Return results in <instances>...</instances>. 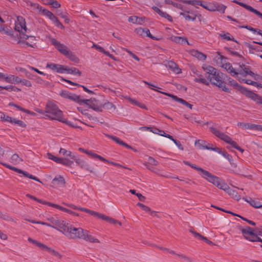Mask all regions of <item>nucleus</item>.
<instances>
[{"label": "nucleus", "instance_id": "1", "mask_svg": "<svg viewBox=\"0 0 262 262\" xmlns=\"http://www.w3.org/2000/svg\"><path fill=\"white\" fill-rule=\"evenodd\" d=\"M51 223L54 225L52 227L60 232L70 239H79L82 234L83 229L81 228L74 227L71 224L68 223L57 217H51L48 219Z\"/></svg>", "mask_w": 262, "mask_h": 262}, {"label": "nucleus", "instance_id": "2", "mask_svg": "<svg viewBox=\"0 0 262 262\" xmlns=\"http://www.w3.org/2000/svg\"><path fill=\"white\" fill-rule=\"evenodd\" d=\"M203 69L206 72L205 77L209 80L212 84L219 87L224 92H230V89L226 86L224 82L222 80V73L221 72L210 66L203 67Z\"/></svg>", "mask_w": 262, "mask_h": 262}, {"label": "nucleus", "instance_id": "3", "mask_svg": "<svg viewBox=\"0 0 262 262\" xmlns=\"http://www.w3.org/2000/svg\"><path fill=\"white\" fill-rule=\"evenodd\" d=\"M46 116L51 120H56L61 122L63 118V113L58 106L52 102H48L45 108Z\"/></svg>", "mask_w": 262, "mask_h": 262}, {"label": "nucleus", "instance_id": "4", "mask_svg": "<svg viewBox=\"0 0 262 262\" xmlns=\"http://www.w3.org/2000/svg\"><path fill=\"white\" fill-rule=\"evenodd\" d=\"M222 67L232 76L240 74L245 77L247 75H250L252 77H254L255 79H256L255 76H257V75H255L250 70L249 66H246L243 63L239 64L240 69H237L236 71L234 70L232 65L229 63L224 64Z\"/></svg>", "mask_w": 262, "mask_h": 262}, {"label": "nucleus", "instance_id": "5", "mask_svg": "<svg viewBox=\"0 0 262 262\" xmlns=\"http://www.w3.org/2000/svg\"><path fill=\"white\" fill-rule=\"evenodd\" d=\"M209 129L210 131L216 137L226 142L227 143L231 145L233 148L240 151L241 152H244V149L239 147L236 142L233 141L229 136L225 134L224 133L220 132L215 127H210Z\"/></svg>", "mask_w": 262, "mask_h": 262}, {"label": "nucleus", "instance_id": "6", "mask_svg": "<svg viewBox=\"0 0 262 262\" xmlns=\"http://www.w3.org/2000/svg\"><path fill=\"white\" fill-rule=\"evenodd\" d=\"M238 229L242 232L244 238L249 241L250 239H254V236H262V226L255 228H252L248 226L244 228L242 226H239Z\"/></svg>", "mask_w": 262, "mask_h": 262}, {"label": "nucleus", "instance_id": "7", "mask_svg": "<svg viewBox=\"0 0 262 262\" xmlns=\"http://www.w3.org/2000/svg\"><path fill=\"white\" fill-rule=\"evenodd\" d=\"M202 177L221 189H226L228 187L226 183L222 182L221 180L219 177L211 174L207 170H205L204 171Z\"/></svg>", "mask_w": 262, "mask_h": 262}, {"label": "nucleus", "instance_id": "8", "mask_svg": "<svg viewBox=\"0 0 262 262\" xmlns=\"http://www.w3.org/2000/svg\"><path fill=\"white\" fill-rule=\"evenodd\" d=\"M143 82L145 83L146 84L149 85V88L156 91H158L165 95H166L168 97H170L171 98H172L173 100H174L175 101H177V102H179L180 103H181V104H182L183 105L189 107V108L190 109H192V105H191V104L189 103L188 102L186 101L185 100L182 99V98H178L177 96H175V95H173V94H170V93H166V92H161V91H159L156 89H152L151 87H155V88H157L156 86L154 85V84H151L150 83L148 82H147V81H143Z\"/></svg>", "mask_w": 262, "mask_h": 262}, {"label": "nucleus", "instance_id": "9", "mask_svg": "<svg viewBox=\"0 0 262 262\" xmlns=\"http://www.w3.org/2000/svg\"><path fill=\"white\" fill-rule=\"evenodd\" d=\"M18 21H19V24H16L15 26V30L21 34V38L25 39H27L29 37H32V36L25 34L23 32V30L25 32H27V28L26 26V23L25 19L20 16L17 17Z\"/></svg>", "mask_w": 262, "mask_h": 262}, {"label": "nucleus", "instance_id": "10", "mask_svg": "<svg viewBox=\"0 0 262 262\" xmlns=\"http://www.w3.org/2000/svg\"><path fill=\"white\" fill-rule=\"evenodd\" d=\"M81 103L87 105L89 108L97 112H102V104H98L97 101L94 98L90 99H82Z\"/></svg>", "mask_w": 262, "mask_h": 262}, {"label": "nucleus", "instance_id": "11", "mask_svg": "<svg viewBox=\"0 0 262 262\" xmlns=\"http://www.w3.org/2000/svg\"><path fill=\"white\" fill-rule=\"evenodd\" d=\"M1 164H2L4 166H5L6 167H7L11 170H12L17 173L23 174V176H24L25 177H26L27 178L34 180L36 181H37V182H39L42 183V182L40 181L39 179H38L37 177L33 176L32 174H29L27 171H23V170H21L20 169H18L16 167L12 166L10 165L6 164V163H5L1 162Z\"/></svg>", "mask_w": 262, "mask_h": 262}, {"label": "nucleus", "instance_id": "12", "mask_svg": "<svg viewBox=\"0 0 262 262\" xmlns=\"http://www.w3.org/2000/svg\"><path fill=\"white\" fill-rule=\"evenodd\" d=\"M50 42L54 46L57 50L62 54L65 56L68 53V48L64 44L61 43L59 41L54 38H50Z\"/></svg>", "mask_w": 262, "mask_h": 262}, {"label": "nucleus", "instance_id": "13", "mask_svg": "<svg viewBox=\"0 0 262 262\" xmlns=\"http://www.w3.org/2000/svg\"><path fill=\"white\" fill-rule=\"evenodd\" d=\"M228 84L232 86L234 89L241 92L242 94L245 95L247 97H248L252 92V91L247 90L246 88L239 85L235 80L232 79H229Z\"/></svg>", "mask_w": 262, "mask_h": 262}, {"label": "nucleus", "instance_id": "14", "mask_svg": "<svg viewBox=\"0 0 262 262\" xmlns=\"http://www.w3.org/2000/svg\"><path fill=\"white\" fill-rule=\"evenodd\" d=\"M60 95L63 98L70 99L79 104L81 103L82 99L79 95L71 93L67 91H62Z\"/></svg>", "mask_w": 262, "mask_h": 262}, {"label": "nucleus", "instance_id": "15", "mask_svg": "<svg viewBox=\"0 0 262 262\" xmlns=\"http://www.w3.org/2000/svg\"><path fill=\"white\" fill-rule=\"evenodd\" d=\"M48 156L49 159L52 160L57 163L61 164L66 166H70L73 163V161H71L70 159L59 158L52 155L50 153H48Z\"/></svg>", "mask_w": 262, "mask_h": 262}, {"label": "nucleus", "instance_id": "16", "mask_svg": "<svg viewBox=\"0 0 262 262\" xmlns=\"http://www.w3.org/2000/svg\"><path fill=\"white\" fill-rule=\"evenodd\" d=\"M82 232V233L80 235L79 239H82L90 243H100L98 239L96 238L93 235L89 234L88 230L83 229Z\"/></svg>", "mask_w": 262, "mask_h": 262}, {"label": "nucleus", "instance_id": "17", "mask_svg": "<svg viewBox=\"0 0 262 262\" xmlns=\"http://www.w3.org/2000/svg\"><path fill=\"white\" fill-rule=\"evenodd\" d=\"M74 161L76 163V164L78 165H79L81 168L85 169V170H87L91 173H95V171L93 170V169L91 167L89 163H87L86 161H84L82 159L77 158L76 157Z\"/></svg>", "mask_w": 262, "mask_h": 262}, {"label": "nucleus", "instance_id": "18", "mask_svg": "<svg viewBox=\"0 0 262 262\" xmlns=\"http://www.w3.org/2000/svg\"><path fill=\"white\" fill-rule=\"evenodd\" d=\"M233 3H236L239 6L245 8L247 10L250 11L251 12H253V13L257 15L259 17L262 19V13L260 12L259 11H257V10L254 9L251 6H249L246 4H244L242 2H239L236 0H233L232 1Z\"/></svg>", "mask_w": 262, "mask_h": 262}, {"label": "nucleus", "instance_id": "19", "mask_svg": "<svg viewBox=\"0 0 262 262\" xmlns=\"http://www.w3.org/2000/svg\"><path fill=\"white\" fill-rule=\"evenodd\" d=\"M152 9L162 17L167 19L169 21H172V18L170 15L165 12H163L157 7L153 6Z\"/></svg>", "mask_w": 262, "mask_h": 262}, {"label": "nucleus", "instance_id": "20", "mask_svg": "<svg viewBox=\"0 0 262 262\" xmlns=\"http://www.w3.org/2000/svg\"><path fill=\"white\" fill-rule=\"evenodd\" d=\"M166 67L175 73L179 74L181 72V70L179 68V66L172 61H168Z\"/></svg>", "mask_w": 262, "mask_h": 262}, {"label": "nucleus", "instance_id": "21", "mask_svg": "<svg viewBox=\"0 0 262 262\" xmlns=\"http://www.w3.org/2000/svg\"><path fill=\"white\" fill-rule=\"evenodd\" d=\"M106 136H107L109 138H111V139H112L113 141H114L116 143H117L118 144H120L121 145L125 146L128 149L133 148L131 146H130V145H128L127 144H126V143L124 142L123 141H122L119 138H118L116 136L109 135H106Z\"/></svg>", "mask_w": 262, "mask_h": 262}, {"label": "nucleus", "instance_id": "22", "mask_svg": "<svg viewBox=\"0 0 262 262\" xmlns=\"http://www.w3.org/2000/svg\"><path fill=\"white\" fill-rule=\"evenodd\" d=\"M223 190L227 191L229 195L235 200L238 201L241 199L240 195L238 194L237 192L235 190L230 189L228 186L226 189Z\"/></svg>", "mask_w": 262, "mask_h": 262}, {"label": "nucleus", "instance_id": "23", "mask_svg": "<svg viewBox=\"0 0 262 262\" xmlns=\"http://www.w3.org/2000/svg\"><path fill=\"white\" fill-rule=\"evenodd\" d=\"M52 184L53 186H63L65 184V181L64 178L59 176L57 177L54 178L52 181Z\"/></svg>", "mask_w": 262, "mask_h": 262}, {"label": "nucleus", "instance_id": "24", "mask_svg": "<svg viewBox=\"0 0 262 262\" xmlns=\"http://www.w3.org/2000/svg\"><path fill=\"white\" fill-rule=\"evenodd\" d=\"M243 199L248 203L250 205H251L252 207L255 208H260L261 206V204L258 202L256 201L253 199H252L251 198H243Z\"/></svg>", "mask_w": 262, "mask_h": 262}, {"label": "nucleus", "instance_id": "25", "mask_svg": "<svg viewBox=\"0 0 262 262\" xmlns=\"http://www.w3.org/2000/svg\"><path fill=\"white\" fill-rule=\"evenodd\" d=\"M5 80L7 82L11 83H19L21 82L20 78L14 75H10L9 76H6Z\"/></svg>", "mask_w": 262, "mask_h": 262}, {"label": "nucleus", "instance_id": "26", "mask_svg": "<svg viewBox=\"0 0 262 262\" xmlns=\"http://www.w3.org/2000/svg\"><path fill=\"white\" fill-rule=\"evenodd\" d=\"M98 218L101 219L107 222H108L113 224H116V222H117V220L100 213Z\"/></svg>", "mask_w": 262, "mask_h": 262}, {"label": "nucleus", "instance_id": "27", "mask_svg": "<svg viewBox=\"0 0 262 262\" xmlns=\"http://www.w3.org/2000/svg\"><path fill=\"white\" fill-rule=\"evenodd\" d=\"M65 56H66L68 59L75 63H77L79 62V58L74 53H73L70 50H69L68 53L65 55Z\"/></svg>", "mask_w": 262, "mask_h": 262}, {"label": "nucleus", "instance_id": "28", "mask_svg": "<svg viewBox=\"0 0 262 262\" xmlns=\"http://www.w3.org/2000/svg\"><path fill=\"white\" fill-rule=\"evenodd\" d=\"M191 54L200 60H205L206 56L201 52L195 50L190 51Z\"/></svg>", "mask_w": 262, "mask_h": 262}, {"label": "nucleus", "instance_id": "29", "mask_svg": "<svg viewBox=\"0 0 262 262\" xmlns=\"http://www.w3.org/2000/svg\"><path fill=\"white\" fill-rule=\"evenodd\" d=\"M59 153L65 157H70V158L73 160L72 161L74 160L76 158V157L72 155L71 151L67 150L64 148H61L59 150Z\"/></svg>", "mask_w": 262, "mask_h": 262}, {"label": "nucleus", "instance_id": "30", "mask_svg": "<svg viewBox=\"0 0 262 262\" xmlns=\"http://www.w3.org/2000/svg\"><path fill=\"white\" fill-rule=\"evenodd\" d=\"M23 1L26 4L27 6H29L33 8L34 10H38L39 11L41 10L42 7L38 4L33 3L30 1L24 0Z\"/></svg>", "mask_w": 262, "mask_h": 262}, {"label": "nucleus", "instance_id": "31", "mask_svg": "<svg viewBox=\"0 0 262 262\" xmlns=\"http://www.w3.org/2000/svg\"><path fill=\"white\" fill-rule=\"evenodd\" d=\"M68 74H72L74 75H77L78 76H81V72L76 68H69L67 67V72Z\"/></svg>", "mask_w": 262, "mask_h": 262}, {"label": "nucleus", "instance_id": "32", "mask_svg": "<svg viewBox=\"0 0 262 262\" xmlns=\"http://www.w3.org/2000/svg\"><path fill=\"white\" fill-rule=\"evenodd\" d=\"M145 128H146V130H149L154 134H157L162 136H163V135L165 134V133L164 130H160L157 128H152L150 127H145Z\"/></svg>", "mask_w": 262, "mask_h": 262}, {"label": "nucleus", "instance_id": "33", "mask_svg": "<svg viewBox=\"0 0 262 262\" xmlns=\"http://www.w3.org/2000/svg\"><path fill=\"white\" fill-rule=\"evenodd\" d=\"M237 125L244 129H253L255 126L254 124L248 123H242L238 122Z\"/></svg>", "mask_w": 262, "mask_h": 262}, {"label": "nucleus", "instance_id": "34", "mask_svg": "<svg viewBox=\"0 0 262 262\" xmlns=\"http://www.w3.org/2000/svg\"><path fill=\"white\" fill-rule=\"evenodd\" d=\"M85 153L94 159H98L101 161L102 160H105L104 158L100 155H97V154L93 152L92 151L86 150L85 151Z\"/></svg>", "mask_w": 262, "mask_h": 262}, {"label": "nucleus", "instance_id": "35", "mask_svg": "<svg viewBox=\"0 0 262 262\" xmlns=\"http://www.w3.org/2000/svg\"><path fill=\"white\" fill-rule=\"evenodd\" d=\"M172 40L177 43H187L189 45L188 41L186 38H183L180 36H174L172 38Z\"/></svg>", "mask_w": 262, "mask_h": 262}, {"label": "nucleus", "instance_id": "36", "mask_svg": "<svg viewBox=\"0 0 262 262\" xmlns=\"http://www.w3.org/2000/svg\"><path fill=\"white\" fill-rule=\"evenodd\" d=\"M180 2L187 4H190L192 5H199L202 6V2L199 0H192V1H187V0H180Z\"/></svg>", "mask_w": 262, "mask_h": 262}, {"label": "nucleus", "instance_id": "37", "mask_svg": "<svg viewBox=\"0 0 262 262\" xmlns=\"http://www.w3.org/2000/svg\"><path fill=\"white\" fill-rule=\"evenodd\" d=\"M11 160L12 162L14 164L20 163L21 162L23 161V160L21 158H20L18 156V155L16 154H14L12 156Z\"/></svg>", "mask_w": 262, "mask_h": 262}, {"label": "nucleus", "instance_id": "38", "mask_svg": "<svg viewBox=\"0 0 262 262\" xmlns=\"http://www.w3.org/2000/svg\"><path fill=\"white\" fill-rule=\"evenodd\" d=\"M108 110H115L116 106L111 102H106L104 104H102V108Z\"/></svg>", "mask_w": 262, "mask_h": 262}, {"label": "nucleus", "instance_id": "39", "mask_svg": "<svg viewBox=\"0 0 262 262\" xmlns=\"http://www.w3.org/2000/svg\"><path fill=\"white\" fill-rule=\"evenodd\" d=\"M0 118L4 121L8 122L11 123L12 121L14 120V118H12L8 115H6L3 113H0Z\"/></svg>", "mask_w": 262, "mask_h": 262}, {"label": "nucleus", "instance_id": "40", "mask_svg": "<svg viewBox=\"0 0 262 262\" xmlns=\"http://www.w3.org/2000/svg\"><path fill=\"white\" fill-rule=\"evenodd\" d=\"M79 210H81L82 211L85 212L86 213H88L90 214L91 215H93L94 216H95V217H96L97 218H98V217L99 216V213L98 212H96V211H93V210H89V209H88L87 208H85L80 207L79 208Z\"/></svg>", "mask_w": 262, "mask_h": 262}, {"label": "nucleus", "instance_id": "41", "mask_svg": "<svg viewBox=\"0 0 262 262\" xmlns=\"http://www.w3.org/2000/svg\"><path fill=\"white\" fill-rule=\"evenodd\" d=\"M195 145L198 147L199 149H205V147H206V142L202 140H198L195 142Z\"/></svg>", "mask_w": 262, "mask_h": 262}, {"label": "nucleus", "instance_id": "42", "mask_svg": "<svg viewBox=\"0 0 262 262\" xmlns=\"http://www.w3.org/2000/svg\"><path fill=\"white\" fill-rule=\"evenodd\" d=\"M230 34L229 33H223L220 34V36L222 37L224 39H226L227 40H232L233 41H235L236 42L238 43L236 40L234 39V38H231L230 36Z\"/></svg>", "mask_w": 262, "mask_h": 262}, {"label": "nucleus", "instance_id": "43", "mask_svg": "<svg viewBox=\"0 0 262 262\" xmlns=\"http://www.w3.org/2000/svg\"><path fill=\"white\" fill-rule=\"evenodd\" d=\"M42 12V14L47 17H48L50 20H51L53 17L55 16L50 11L46 9H42L40 11Z\"/></svg>", "mask_w": 262, "mask_h": 262}, {"label": "nucleus", "instance_id": "44", "mask_svg": "<svg viewBox=\"0 0 262 262\" xmlns=\"http://www.w3.org/2000/svg\"><path fill=\"white\" fill-rule=\"evenodd\" d=\"M53 21V23L55 24V25L58 27V28H60L61 29H63L64 28V26L62 25V24L59 21V20L58 19V18L55 16H54L53 17V18L51 20Z\"/></svg>", "mask_w": 262, "mask_h": 262}, {"label": "nucleus", "instance_id": "45", "mask_svg": "<svg viewBox=\"0 0 262 262\" xmlns=\"http://www.w3.org/2000/svg\"><path fill=\"white\" fill-rule=\"evenodd\" d=\"M68 66H64L61 64H58L57 67L56 72L59 73H63L64 72H67Z\"/></svg>", "mask_w": 262, "mask_h": 262}, {"label": "nucleus", "instance_id": "46", "mask_svg": "<svg viewBox=\"0 0 262 262\" xmlns=\"http://www.w3.org/2000/svg\"><path fill=\"white\" fill-rule=\"evenodd\" d=\"M28 221L30 222L31 223H34V224H41V225H46L47 226H49V227H54V225H53V224H52L51 223V224H49V223H46V222H40V221H35L34 220H27Z\"/></svg>", "mask_w": 262, "mask_h": 262}, {"label": "nucleus", "instance_id": "47", "mask_svg": "<svg viewBox=\"0 0 262 262\" xmlns=\"http://www.w3.org/2000/svg\"><path fill=\"white\" fill-rule=\"evenodd\" d=\"M194 81L197 82L203 83L206 85H209V82L203 77L195 78Z\"/></svg>", "mask_w": 262, "mask_h": 262}, {"label": "nucleus", "instance_id": "48", "mask_svg": "<svg viewBox=\"0 0 262 262\" xmlns=\"http://www.w3.org/2000/svg\"><path fill=\"white\" fill-rule=\"evenodd\" d=\"M14 120L12 121V123H14L15 124L21 127H26V124L21 120H17L15 118H14Z\"/></svg>", "mask_w": 262, "mask_h": 262}, {"label": "nucleus", "instance_id": "49", "mask_svg": "<svg viewBox=\"0 0 262 262\" xmlns=\"http://www.w3.org/2000/svg\"><path fill=\"white\" fill-rule=\"evenodd\" d=\"M102 161H103V162H107L108 163H110L113 165H114L115 166H117V167H123L125 169H130L129 168H127L125 166H124L123 165H121V164H119V163H115L113 161H108L107 160V159H105V160H102Z\"/></svg>", "mask_w": 262, "mask_h": 262}, {"label": "nucleus", "instance_id": "50", "mask_svg": "<svg viewBox=\"0 0 262 262\" xmlns=\"http://www.w3.org/2000/svg\"><path fill=\"white\" fill-rule=\"evenodd\" d=\"M46 250H48L53 255L57 256L59 258H61V255L57 251H56L48 247Z\"/></svg>", "mask_w": 262, "mask_h": 262}, {"label": "nucleus", "instance_id": "51", "mask_svg": "<svg viewBox=\"0 0 262 262\" xmlns=\"http://www.w3.org/2000/svg\"><path fill=\"white\" fill-rule=\"evenodd\" d=\"M61 122L64 123H65L72 127H74V128H80V126L76 125L74 123H73L71 121H68L64 119H62V121H61Z\"/></svg>", "mask_w": 262, "mask_h": 262}, {"label": "nucleus", "instance_id": "52", "mask_svg": "<svg viewBox=\"0 0 262 262\" xmlns=\"http://www.w3.org/2000/svg\"><path fill=\"white\" fill-rule=\"evenodd\" d=\"M147 163L152 165H157L158 164V162L151 157H148Z\"/></svg>", "mask_w": 262, "mask_h": 262}, {"label": "nucleus", "instance_id": "53", "mask_svg": "<svg viewBox=\"0 0 262 262\" xmlns=\"http://www.w3.org/2000/svg\"><path fill=\"white\" fill-rule=\"evenodd\" d=\"M177 256H178L180 258L183 259V260H184L187 262H193L192 258H191L189 257H187L185 255L178 254H177Z\"/></svg>", "mask_w": 262, "mask_h": 262}, {"label": "nucleus", "instance_id": "54", "mask_svg": "<svg viewBox=\"0 0 262 262\" xmlns=\"http://www.w3.org/2000/svg\"><path fill=\"white\" fill-rule=\"evenodd\" d=\"M205 9L211 11H215L217 9V8H216V3L209 4L208 7H205Z\"/></svg>", "mask_w": 262, "mask_h": 262}, {"label": "nucleus", "instance_id": "55", "mask_svg": "<svg viewBox=\"0 0 262 262\" xmlns=\"http://www.w3.org/2000/svg\"><path fill=\"white\" fill-rule=\"evenodd\" d=\"M216 8H217V9H216V11H218L222 12V13H224L225 10L226 8V6H225L223 5H220L217 3H216Z\"/></svg>", "mask_w": 262, "mask_h": 262}, {"label": "nucleus", "instance_id": "56", "mask_svg": "<svg viewBox=\"0 0 262 262\" xmlns=\"http://www.w3.org/2000/svg\"><path fill=\"white\" fill-rule=\"evenodd\" d=\"M137 205L139 207H141L143 210H144V211H145L146 212L150 211V208L149 207L145 206V205H144L142 203H138L137 204Z\"/></svg>", "mask_w": 262, "mask_h": 262}, {"label": "nucleus", "instance_id": "57", "mask_svg": "<svg viewBox=\"0 0 262 262\" xmlns=\"http://www.w3.org/2000/svg\"><path fill=\"white\" fill-rule=\"evenodd\" d=\"M92 48H95L96 50L99 51L100 52L103 53L104 54H105V53H106V52L102 47H101L96 44H95V43H93Z\"/></svg>", "mask_w": 262, "mask_h": 262}, {"label": "nucleus", "instance_id": "58", "mask_svg": "<svg viewBox=\"0 0 262 262\" xmlns=\"http://www.w3.org/2000/svg\"><path fill=\"white\" fill-rule=\"evenodd\" d=\"M145 28L143 29L142 28H139L135 30L136 33L139 35L143 36L145 35Z\"/></svg>", "mask_w": 262, "mask_h": 262}, {"label": "nucleus", "instance_id": "59", "mask_svg": "<svg viewBox=\"0 0 262 262\" xmlns=\"http://www.w3.org/2000/svg\"><path fill=\"white\" fill-rule=\"evenodd\" d=\"M1 219L7 221L14 222L16 223V222L14 221V220L12 217L8 215L7 214H3V216Z\"/></svg>", "mask_w": 262, "mask_h": 262}, {"label": "nucleus", "instance_id": "60", "mask_svg": "<svg viewBox=\"0 0 262 262\" xmlns=\"http://www.w3.org/2000/svg\"><path fill=\"white\" fill-rule=\"evenodd\" d=\"M1 219L7 221L14 222L16 223V222L14 221V220L12 217L8 215L7 214H3V216Z\"/></svg>", "mask_w": 262, "mask_h": 262}, {"label": "nucleus", "instance_id": "61", "mask_svg": "<svg viewBox=\"0 0 262 262\" xmlns=\"http://www.w3.org/2000/svg\"><path fill=\"white\" fill-rule=\"evenodd\" d=\"M1 219L7 221L14 222L16 223V222L14 221V220L12 217L8 215L7 214H3V216Z\"/></svg>", "mask_w": 262, "mask_h": 262}, {"label": "nucleus", "instance_id": "62", "mask_svg": "<svg viewBox=\"0 0 262 262\" xmlns=\"http://www.w3.org/2000/svg\"><path fill=\"white\" fill-rule=\"evenodd\" d=\"M239 81L240 82L241 81L244 82L245 83H246L247 84H251V85H253V86L256 85V84H257V82H256L252 81V80H249V79L246 80V79H242L241 80L239 79Z\"/></svg>", "mask_w": 262, "mask_h": 262}, {"label": "nucleus", "instance_id": "63", "mask_svg": "<svg viewBox=\"0 0 262 262\" xmlns=\"http://www.w3.org/2000/svg\"><path fill=\"white\" fill-rule=\"evenodd\" d=\"M20 81H21V82L23 85L26 86H28V87H30L32 86V83L31 82L27 80V79H21L20 78Z\"/></svg>", "mask_w": 262, "mask_h": 262}, {"label": "nucleus", "instance_id": "64", "mask_svg": "<svg viewBox=\"0 0 262 262\" xmlns=\"http://www.w3.org/2000/svg\"><path fill=\"white\" fill-rule=\"evenodd\" d=\"M145 35L147 36V37H149V38H150L151 39H152L153 40H158V38H157L156 37L153 36L150 33V31L149 30V29H148L147 28H145Z\"/></svg>", "mask_w": 262, "mask_h": 262}]
</instances>
